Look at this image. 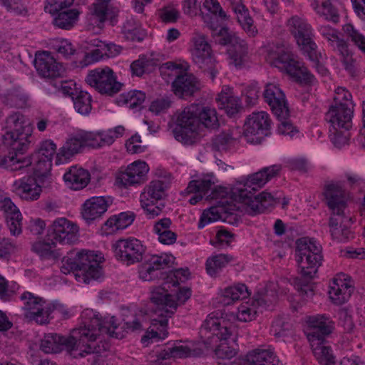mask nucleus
<instances>
[{
  "label": "nucleus",
  "mask_w": 365,
  "mask_h": 365,
  "mask_svg": "<svg viewBox=\"0 0 365 365\" xmlns=\"http://www.w3.org/2000/svg\"><path fill=\"white\" fill-rule=\"evenodd\" d=\"M79 272L76 274V279L89 284L92 279H98L102 274L100 266L101 257L93 251L82 250L75 252Z\"/></svg>",
  "instance_id": "nucleus-10"
},
{
  "label": "nucleus",
  "mask_w": 365,
  "mask_h": 365,
  "mask_svg": "<svg viewBox=\"0 0 365 365\" xmlns=\"http://www.w3.org/2000/svg\"><path fill=\"white\" fill-rule=\"evenodd\" d=\"M237 14V21L250 36H255L257 34V29L253 25V19L250 16L249 11L242 5H237L234 7Z\"/></svg>",
  "instance_id": "nucleus-40"
},
{
  "label": "nucleus",
  "mask_w": 365,
  "mask_h": 365,
  "mask_svg": "<svg viewBox=\"0 0 365 365\" xmlns=\"http://www.w3.org/2000/svg\"><path fill=\"white\" fill-rule=\"evenodd\" d=\"M148 165L144 161H135L129 165L124 172H120L116 177L115 182L118 186H128L143 183L147 180Z\"/></svg>",
  "instance_id": "nucleus-20"
},
{
  "label": "nucleus",
  "mask_w": 365,
  "mask_h": 365,
  "mask_svg": "<svg viewBox=\"0 0 365 365\" xmlns=\"http://www.w3.org/2000/svg\"><path fill=\"white\" fill-rule=\"evenodd\" d=\"M249 365H278L279 360L269 349H256L247 355Z\"/></svg>",
  "instance_id": "nucleus-36"
},
{
  "label": "nucleus",
  "mask_w": 365,
  "mask_h": 365,
  "mask_svg": "<svg viewBox=\"0 0 365 365\" xmlns=\"http://www.w3.org/2000/svg\"><path fill=\"white\" fill-rule=\"evenodd\" d=\"M56 245L46 241H37L32 245V251L44 259H58L60 254L58 251L53 250Z\"/></svg>",
  "instance_id": "nucleus-46"
},
{
  "label": "nucleus",
  "mask_w": 365,
  "mask_h": 365,
  "mask_svg": "<svg viewBox=\"0 0 365 365\" xmlns=\"http://www.w3.org/2000/svg\"><path fill=\"white\" fill-rule=\"evenodd\" d=\"M168 125L176 140L192 145L200 129L216 130L220 123L215 108L192 103L175 112Z\"/></svg>",
  "instance_id": "nucleus-1"
},
{
  "label": "nucleus",
  "mask_w": 365,
  "mask_h": 365,
  "mask_svg": "<svg viewBox=\"0 0 365 365\" xmlns=\"http://www.w3.org/2000/svg\"><path fill=\"white\" fill-rule=\"evenodd\" d=\"M86 82L101 95L108 96L118 93L123 86L117 81L115 73L109 67L91 71L86 78Z\"/></svg>",
  "instance_id": "nucleus-9"
},
{
  "label": "nucleus",
  "mask_w": 365,
  "mask_h": 365,
  "mask_svg": "<svg viewBox=\"0 0 365 365\" xmlns=\"http://www.w3.org/2000/svg\"><path fill=\"white\" fill-rule=\"evenodd\" d=\"M289 24L290 31L304 53L313 62L317 72L322 76H326L328 70L318 60L317 46L310 36V26L299 17H292L289 19Z\"/></svg>",
  "instance_id": "nucleus-8"
},
{
  "label": "nucleus",
  "mask_w": 365,
  "mask_h": 365,
  "mask_svg": "<svg viewBox=\"0 0 365 365\" xmlns=\"http://www.w3.org/2000/svg\"><path fill=\"white\" fill-rule=\"evenodd\" d=\"M352 110L346 103L341 102L339 96L334 98V104L331 105L325 114L326 120L332 128H344L349 130L352 126Z\"/></svg>",
  "instance_id": "nucleus-17"
},
{
  "label": "nucleus",
  "mask_w": 365,
  "mask_h": 365,
  "mask_svg": "<svg viewBox=\"0 0 365 365\" xmlns=\"http://www.w3.org/2000/svg\"><path fill=\"white\" fill-rule=\"evenodd\" d=\"M282 170L280 165H273L263 168L259 172L249 175L244 184V188H235L233 195L239 202L248 205L255 213H259L269 206L279 203L280 197L263 191L257 195H253L252 191L261 188L272 178L277 176Z\"/></svg>",
  "instance_id": "nucleus-3"
},
{
  "label": "nucleus",
  "mask_w": 365,
  "mask_h": 365,
  "mask_svg": "<svg viewBox=\"0 0 365 365\" xmlns=\"http://www.w3.org/2000/svg\"><path fill=\"white\" fill-rule=\"evenodd\" d=\"M340 128H330V138L333 144L336 148H341L348 143L349 134L339 130Z\"/></svg>",
  "instance_id": "nucleus-64"
},
{
  "label": "nucleus",
  "mask_w": 365,
  "mask_h": 365,
  "mask_svg": "<svg viewBox=\"0 0 365 365\" xmlns=\"http://www.w3.org/2000/svg\"><path fill=\"white\" fill-rule=\"evenodd\" d=\"M61 262L62 265L61 266V271L65 274L72 272L76 277V272L80 271L78 269V265L74 252H70L68 253L67 256L63 257Z\"/></svg>",
  "instance_id": "nucleus-56"
},
{
  "label": "nucleus",
  "mask_w": 365,
  "mask_h": 365,
  "mask_svg": "<svg viewBox=\"0 0 365 365\" xmlns=\"http://www.w3.org/2000/svg\"><path fill=\"white\" fill-rule=\"evenodd\" d=\"M314 353L321 365H336L335 356L330 346L318 345Z\"/></svg>",
  "instance_id": "nucleus-53"
},
{
  "label": "nucleus",
  "mask_w": 365,
  "mask_h": 365,
  "mask_svg": "<svg viewBox=\"0 0 365 365\" xmlns=\"http://www.w3.org/2000/svg\"><path fill=\"white\" fill-rule=\"evenodd\" d=\"M247 286L244 284H238L235 286L230 287L224 290L223 296L225 303L229 304L230 300L235 302L240 299H244L250 296Z\"/></svg>",
  "instance_id": "nucleus-47"
},
{
  "label": "nucleus",
  "mask_w": 365,
  "mask_h": 365,
  "mask_svg": "<svg viewBox=\"0 0 365 365\" xmlns=\"http://www.w3.org/2000/svg\"><path fill=\"white\" fill-rule=\"evenodd\" d=\"M190 274L188 269H177L166 272L165 281L161 286L155 287L151 292L150 300L155 304L168 306L170 309L167 310H159L160 322L165 324L167 322L166 317L173 316L176 312L179 305L183 304L188 300L192 294L190 288H180L175 295L170 294L168 289L172 287H178L180 282H183L187 279ZM154 322L158 320L154 319ZM159 322V320H158Z\"/></svg>",
  "instance_id": "nucleus-4"
},
{
  "label": "nucleus",
  "mask_w": 365,
  "mask_h": 365,
  "mask_svg": "<svg viewBox=\"0 0 365 365\" xmlns=\"http://www.w3.org/2000/svg\"><path fill=\"white\" fill-rule=\"evenodd\" d=\"M135 218L133 212H123L118 215H113L108 218L104 223V229L106 235H110L118 230H123L130 225Z\"/></svg>",
  "instance_id": "nucleus-33"
},
{
  "label": "nucleus",
  "mask_w": 365,
  "mask_h": 365,
  "mask_svg": "<svg viewBox=\"0 0 365 365\" xmlns=\"http://www.w3.org/2000/svg\"><path fill=\"white\" fill-rule=\"evenodd\" d=\"M84 138L88 143V147L93 148H99L103 146H109L115 141V137L111 134V131L107 132H85Z\"/></svg>",
  "instance_id": "nucleus-39"
},
{
  "label": "nucleus",
  "mask_w": 365,
  "mask_h": 365,
  "mask_svg": "<svg viewBox=\"0 0 365 365\" xmlns=\"http://www.w3.org/2000/svg\"><path fill=\"white\" fill-rule=\"evenodd\" d=\"M235 210V205L229 203L227 200L219 201L217 205L204 210L198 223V228L201 229L207 224L218 220L231 222L228 218L236 219V216H233Z\"/></svg>",
  "instance_id": "nucleus-21"
},
{
  "label": "nucleus",
  "mask_w": 365,
  "mask_h": 365,
  "mask_svg": "<svg viewBox=\"0 0 365 365\" xmlns=\"http://www.w3.org/2000/svg\"><path fill=\"white\" fill-rule=\"evenodd\" d=\"M169 187V182L165 180H153L141 193L140 197L151 200L159 201L166 197V190Z\"/></svg>",
  "instance_id": "nucleus-37"
},
{
  "label": "nucleus",
  "mask_w": 365,
  "mask_h": 365,
  "mask_svg": "<svg viewBox=\"0 0 365 365\" xmlns=\"http://www.w3.org/2000/svg\"><path fill=\"white\" fill-rule=\"evenodd\" d=\"M21 299L24 300V309L25 317L29 321H35L39 324L49 322V316L52 313L51 306L45 304L46 302L41 297H34L31 292H26L21 295Z\"/></svg>",
  "instance_id": "nucleus-15"
},
{
  "label": "nucleus",
  "mask_w": 365,
  "mask_h": 365,
  "mask_svg": "<svg viewBox=\"0 0 365 365\" xmlns=\"http://www.w3.org/2000/svg\"><path fill=\"white\" fill-rule=\"evenodd\" d=\"M343 31L348 38L365 54V36L361 34L351 24H346L343 26Z\"/></svg>",
  "instance_id": "nucleus-52"
},
{
  "label": "nucleus",
  "mask_w": 365,
  "mask_h": 365,
  "mask_svg": "<svg viewBox=\"0 0 365 365\" xmlns=\"http://www.w3.org/2000/svg\"><path fill=\"white\" fill-rule=\"evenodd\" d=\"M102 323L105 322H108L107 326L108 327L110 331L106 332L101 331V334H106L110 336L122 339L125 336V332L141 331L143 330V326L138 319H135L132 322H125L121 327H119L120 324L117 322V319L115 317H111L109 319H101L97 317Z\"/></svg>",
  "instance_id": "nucleus-29"
},
{
  "label": "nucleus",
  "mask_w": 365,
  "mask_h": 365,
  "mask_svg": "<svg viewBox=\"0 0 365 365\" xmlns=\"http://www.w3.org/2000/svg\"><path fill=\"white\" fill-rule=\"evenodd\" d=\"M170 262L168 255H153L138 267L139 277L143 281H153L163 279L165 281L166 272H163Z\"/></svg>",
  "instance_id": "nucleus-18"
},
{
  "label": "nucleus",
  "mask_w": 365,
  "mask_h": 365,
  "mask_svg": "<svg viewBox=\"0 0 365 365\" xmlns=\"http://www.w3.org/2000/svg\"><path fill=\"white\" fill-rule=\"evenodd\" d=\"M322 250V246L313 238L302 237L296 241L297 262L301 269L303 279L296 282L295 287L303 296L312 297L314 294L309 282L314 277L319 267L322 265L323 260Z\"/></svg>",
  "instance_id": "nucleus-5"
},
{
  "label": "nucleus",
  "mask_w": 365,
  "mask_h": 365,
  "mask_svg": "<svg viewBox=\"0 0 365 365\" xmlns=\"http://www.w3.org/2000/svg\"><path fill=\"white\" fill-rule=\"evenodd\" d=\"M145 100V93L138 90L130 91L119 96L117 99L118 105H126L130 108L140 107Z\"/></svg>",
  "instance_id": "nucleus-42"
},
{
  "label": "nucleus",
  "mask_w": 365,
  "mask_h": 365,
  "mask_svg": "<svg viewBox=\"0 0 365 365\" xmlns=\"http://www.w3.org/2000/svg\"><path fill=\"white\" fill-rule=\"evenodd\" d=\"M108 203L104 197H92L83 205L81 215L87 223L100 218L108 210Z\"/></svg>",
  "instance_id": "nucleus-28"
},
{
  "label": "nucleus",
  "mask_w": 365,
  "mask_h": 365,
  "mask_svg": "<svg viewBox=\"0 0 365 365\" xmlns=\"http://www.w3.org/2000/svg\"><path fill=\"white\" fill-rule=\"evenodd\" d=\"M76 111L83 115H88L91 110V96L88 93L83 91H78L72 98Z\"/></svg>",
  "instance_id": "nucleus-45"
},
{
  "label": "nucleus",
  "mask_w": 365,
  "mask_h": 365,
  "mask_svg": "<svg viewBox=\"0 0 365 365\" xmlns=\"http://www.w3.org/2000/svg\"><path fill=\"white\" fill-rule=\"evenodd\" d=\"M213 185V182L211 180H191L185 192L187 194L190 193H198L195 194L193 197H192L189 202L191 205H195L198 202H200L203 196L207 195V199H217L219 197H223L225 196V192L223 190L222 187L219 189L215 187L212 190V192L210 195L208 192L211 190V187Z\"/></svg>",
  "instance_id": "nucleus-22"
},
{
  "label": "nucleus",
  "mask_w": 365,
  "mask_h": 365,
  "mask_svg": "<svg viewBox=\"0 0 365 365\" xmlns=\"http://www.w3.org/2000/svg\"><path fill=\"white\" fill-rule=\"evenodd\" d=\"M171 103L172 101L168 97L157 98L150 103L149 110L159 114L167 110L171 106Z\"/></svg>",
  "instance_id": "nucleus-61"
},
{
  "label": "nucleus",
  "mask_w": 365,
  "mask_h": 365,
  "mask_svg": "<svg viewBox=\"0 0 365 365\" xmlns=\"http://www.w3.org/2000/svg\"><path fill=\"white\" fill-rule=\"evenodd\" d=\"M14 185L17 194L23 200H36L41 192V187L35 183V180L31 175L16 180Z\"/></svg>",
  "instance_id": "nucleus-30"
},
{
  "label": "nucleus",
  "mask_w": 365,
  "mask_h": 365,
  "mask_svg": "<svg viewBox=\"0 0 365 365\" xmlns=\"http://www.w3.org/2000/svg\"><path fill=\"white\" fill-rule=\"evenodd\" d=\"M141 207L146 212V214L150 218H154L159 215L163 209L165 207V203L160 202L158 205L155 200H151L146 197V199L140 200Z\"/></svg>",
  "instance_id": "nucleus-55"
},
{
  "label": "nucleus",
  "mask_w": 365,
  "mask_h": 365,
  "mask_svg": "<svg viewBox=\"0 0 365 365\" xmlns=\"http://www.w3.org/2000/svg\"><path fill=\"white\" fill-rule=\"evenodd\" d=\"M34 63L37 72L43 78H57L64 71L63 66L46 51L36 54Z\"/></svg>",
  "instance_id": "nucleus-25"
},
{
  "label": "nucleus",
  "mask_w": 365,
  "mask_h": 365,
  "mask_svg": "<svg viewBox=\"0 0 365 365\" xmlns=\"http://www.w3.org/2000/svg\"><path fill=\"white\" fill-rule=\"evenodd\" d=\"M199 80L192 73L182 72L176 76L172 83V91L180 98L185 99L192 96L200 90Z\"/></svg>",
  "instance_id": "nucleus-23"
},
{
  "label": "nucleus",
  "mask_w": 365,
  "mask_h": 365,
  "mask_svg": "<svg viewBox=\"0 0 365 365\" xmlns=\"http://www.w3.org/2000/svg\"><path fill=\"white\" fill-rule=\"evenodd\" d=\"M110 0H96L93 4V14L95 15L101 22L106 20L108 16V4Z\"/></svg>",
  "instance_id": "nucleus-58"
},
{
  "label": "nucleus",
  "mask_w": 365,
  "mask_h": 365,
  "mask_svg": "<svg viewBox=\"0 0 365 365\" xmlns=\"http://www.w3.org/2000/svg\"><path fill=\"white\" fill-rule=\"evenodd\" d=\"M74 0H46L45 10L51 14H55L63 9L70 7Z\"/></svg>",
  "instance_id": "nucleus-57"
},
{
  "label": "nucleus",
  "mask_w": 365,
  "mask_h": 365,
  "mask_svg": "<svg viewBox=\"0 0 365 365\" xmlns=\"http://www.w3.org/2000/svg\"><path fill=\"white\" fill-rule=\"evenodd\" d=\"M79 12L76 9H68L58 12L53 19V24L59 29L69 30L78 19Z\"/></svg>",
  "instance_id": "nucleus-43"
},
{
  "label": "nucleus",
  "mask_w": 365,
  "mask_h": 365,
  "mask_svg": "<svg viewBox=\"0 0 365 365\" xmlns=\"http://www.w3.org/2000/svg\"><path fill=\"white\" fill-rule=\"evenodd\" d=\"M56 150V144L51 140H46L41 143L37 153L34 155L43 157V158H49V160H52Z\"/></svg>",
  "instance_id": "nucleus-60"
},
{
  "label": "nucleus",
  "mask_w": 365,
  "mask_h": 365,
  "mask_svg": "<svg viewBox=\"0 0 365 365\" xmlns=\"http://www.w3.org/2000/svg\"><path fill=\"white\" fill-rule=\"evenodd\" d=\"M215 42L222 46H228L227 53L232 61L231 63L236 67L241 66L246 61L247 44L234 34L229 32L227 28H220Z\"/></svg>",
  "instance_id": "nucleus-12"
},
{
  "label": "nucleus",
  "mask_w": 365,
  "mask_h": 365,
  "mask_svg": "<svg viewBox=\"0 0 365 365\" xmlns=\"http://www.w3.org/2000/svg\"><path fill=\"white\" fill-rule=\"evenodd\" d=\"M4 129V144L11 147L16 154H24L29 148L32 133L25 116L19 112L10 115L6 120Z\"/></svg>",
  "instance_id": "nucleus-6"
},
{
  "label": "nucleus",
  "mask_w": 365,
  "mask_h": 365,
  "mask_svg": "<svg viewBox=\"0 0 365 365\" xmlns=\"http://www.w3.org/2000/svg\"><path fill=\"white\" fill-rule=\"evenodd\" d=\"M292 325L289 319L284 316H279L272 322L271 332L277 337H283L292 329Z\"/></svg>",
  "instance_id": "nucleus-51"
},
{
  "label": "nucleus",
  "mask_w": 365,
  "mask_h": 365,
  "mask_svg": "<svg viewBox=\"0 0 365 365\" xmlns=\"http://www.w3.org/2000/svg\"><path fill=\"white\" fill-rule=\"evenodd\" d=\"M114 255L127 265L139 262L143 259L145 247L135 238L120 239L113 245Z\"/></svg>",
  "instance_id": "nucleus-14"
},
{
  "label": "nucleus",
  "mask_w": 365,
  "mask_h": 365,
  "mask_svg": "<svg viewBox=\"0 0 365 365\" xmlns=\"http://www.w3.org/2000/svg\"><path fill=\"white\" fill-rule=\"evenodd\" d=\"M262 96L277 118H284L289 116L285 95L278 86L274 83L266 84Z\"/></svg>",
  "instance_id": "nucleus-19"
},
{
  "label": "nucleus",
  "mask_w": 365,
  "mask_h": 365,
  "mask_svg": "<svg viewBox=\"0 0 365 365\" xmlns=\"http://www.w3.org/2000/svg\"><path fill=\"white\" fill-rule=\"evenodd\" d=\"M222 90L217 96L216 102L220 109L225 110L227 115L233 117L243 110L239 98L232 95L230 88Z\"/></svg>",
  "instance_id": "nucleus-31"
},
{
  "label": "nucleus",
  "mask_w": 365,
  "mask_h": 365,
  "mask_svg": "<svg viewBox=\"0 0 365 365\" xmlns=\"http://www.w3.org/2000/svg\"><path fill=\"white\" fill-rule=\"evenodd\" d=\"M324 195L327 205L333 215L344 216L346 207L344 192L339 184L331 183L324 187Z\"/></svg>",
  "instance_id": "nucleus-27"
},
{
  "label": "nucleus",
  "mask_w": 365,
  "mask_h": 365,
  "mask_svg": "<svg viewBox=\"0 0 365 365\" xmlns=\"http://www.w3.org/2000/svg\"><path fill=\"white\" fill-rule=\"evenodd\" d=\"M194 48L192 52L194 63L204 72H207L212 80L216 76V61L212 55L210 46L205 36H197L193 38Z\"/></svg>",
  "instance_id": "nucleus-13"
},
{
  "label": "nucleus",
  "mask_w": 365,
  "mask_h": 365,
  "mask_svg": "<svg viewBox=\"0 0 365 365\" xmlns=\"http://www.w3.org/2000/svg\"><path fill=\"white\" fill-rule=\"evenodd\" d=\"M307 324L310 331L307 337L310 341H324L326 336L329 335L334 330V323L324 314L309 317Z\"/></svg>",
  "instance_id": "nucleus-24"
},
{
  "label": "nucleus",
  "mask_w": 365,
  "mask_h": 365,
  "mask_svg": "<svg viewBox=\"0 0 365 365\" xmlns=\"http://www.w3.org/2000/svg\"><path fill=\"white\" fill-rule=\"evenodd\" d=\"M26 158L31 159V164L33 163V161L35 160L36 163L33 170L36 175H43L51 168L52 160H49V158H43V157L34 154Z\"/></svg>",
  "instance_id": "nucleus-54"
},
{
  "label": "nucleus",
  "mask_w": 365,
  "mask_h": 365,
  "mask_svg": "<svg viewBox=\"0 0 365 365\" xmlns=\"http://www.w3.org/2000/svg\"><path fill=\"white\" fill-rule=\"evenodd\" d=\"M107 323H102L96 317L92 318L88 324L73 329L67 337L56 333L46 334L41 339L40 348L46 354L59 353L64 349L71 351L83 347H85L83 351L94 353L96 348L91 343L97 339L101 331H110Z\"/></svg>",
  "instance_id": "nucleus-2"
},
{
  "label": "nucleus",
  "mask_w": 365,
  "mask_h": 365,
  "mask_svg": "<svg viewBox=\"0 0 365 365\" xmlns=\"http://www.w3.org/2000/svg\"><path fill=\"white\" fill-rule=\"evenodd\" d=\"M78 226L66 218L56 220L48 228L47 236L53 245H71L78 240Z\"/></svg>",
  "instance_id": "nucleus-16"
},
{
  "label": "nucleus",
  "mask_w": 365,
  "mask_h": 365,
  "mask_svg": "<svg viewBox=\"0 0 365 365\" xmlns=\"http://www.w3.org/2000/svg\"><path fill=\"white\" fill-rule=\"evenodd\" d=\"M271 120L266 112H255L249 115L245 123L244 134L247 142L260 144L269 133Z\"/></svg>",
  "instance_id": "nucleus-11"
},
{
  "label": "nucleus",
  "mask_w": 365,
  "mask_h": 365,
  "mask_svg": "<svg viewBox=\"0 0 365 365\" xmlns=\"http://www.w3.org/2000/svg\"><path fill=\"white\" fill-rule=\"evenodd\" d=\"M272 64L282 71H284L297 82L304 84L311 83L314 76L309 71L304 63L297 59L293 53L284 46L277 47L271 53Z\"/></svg>",
  "instance_id": "nucleus-7"
},
{
  "label": "nucleus",
  "mask_w": 365,
  "mask_h": 365,
  "mask_svg": "<svg viewBox=\"0 0 365 365\" xmlns=\"http://www.w3.org/2000/svg\"><path fill=\"white\" fill-rule=\"evenodd\" d=\"M257 311L255 307H251L247 304H242L238 308L237 319L242 322H250L255 319Z\"/></svg>",
  "instance_id": "nucleus-63"
},
{
  "label": "nucleus",
  "mask_w": 365,
  "mask_h": 365,
  "mask_svg": "<svg viewBox=\"0 0 365 365\" xmlns=\"http://www.w3.org/2000/svg\"><path fill=\"white\" fill-rule=\"evenodd\" d=\"M235 138L230 130L216 135L212 140V148L216 151H226L234 143Z\"/></svg>",
  "instance_id": "nucleus-49"
},
{
  "label": "nucleus",
  "mask_w": 365,
  "mask_h": 365,
  "mask_svg": "<svg viewBox=\"0 0 365 365\" xmlns=\"http://www.w3.org/2000/svg\"><path fill=\"white\" fill-rule=\"evenodd\" d=\"M233 257L229 255L220 254L210 257L206 261V270L208 274L212 277L216 276L229 262H232Z\"/></svg>",
  "instance_id": "nucleus-44"
},
{
  "label": "nucleus",
  "mask_w": 365,
  "mask_h": 365,
  "mask_svg": "<svg viewBox=\"0 0 365 365\" xmlns=\"http://www.w3.org/2000/svg\"><path fill=\"white\" fill-rule=\"evenodd\" d=\"M7 227L12 236H19L22 232V215L19 208L14 205L11 211L5 212Z\"/></svg>",
  "instance_id": "nucleus-41"
},
{
  "label": "nucleus",
  "mask_w": 365,
  "mask_h": 365,
  "mask_svg": "<svg viewBox=\"0 0 365 365\" xmlns=\"http://www.w3.org/2000/svg\"><path fill=\"white\" fill-rule=\"evenodd\" d=\"M86 131H81L76 135L68 138L59 149L56 156V164L67 162L73 155L78 153L83 146H88V141L84 138Z\"/></svg>",
  "instance_id": "nucleus-26"
},
{
  "label": "nucleus",
  "mask_w": 365,
  "mask_h": 365,
  "mask_svg": "<svg viewBox=\"0 0 365 365\" xmlns=\"http://www.w3.org/2000/svg\"><path fill=\"white\" fill-rule=\"evenodd\" d=\"M14 155L6 156L0 153V168H4L10 171H21V173H29V167L31 165V159L21 158L14 152Z\"/></svg>",
  "instance_id": "nucleus-35"
},
{
  "label": "nucleus",
  "mask_w": 365,
  "mask_h": 365,
  "mask_svg": "<svg viewBox=\"0 0 365 365\" xmlns=\"http://www.w3.org/2000/svg\"><path fill=\"white\" fill-rule=\"evenodd\" d=\"M157 306L155 312H154V317L151 319V325L154 327H156L157 330L152 329L151 331H147V334L144 335L142 337V342L145 343L148 339H165L168 334V331L167 330L168 327V322L164 325L160 322H154V319L159 320L160 319V314H158L159 310H167L170 309L168 306L160 305V304H155ZM173 316L170 317H166L167 322H168V319L171 318ZM161 318V316H160Z\"/></svg>",
  "instance_id": "nucleus-34"
},
{
  "label": "nucleus",
  "mask_w": 365,
  "mask_h": 365,
  "mask_svg": "<svg viewBox=\"0 0 365 365\" xmlns=\"http://www.w3.org/2000/svg\"><path fill=\"white\" fill-rule=\"evenodd\" d=\"M204 0H184L182 3V9L186 15L191 17L195 16L200 12L201 15V4H203Z\"/></svg>",
  "instance_id": "nucleus-59"
},
{
  "label": "nucleus",
  "mask_w": 365,
  "mask_h": 365,
  "mask_svg": "<svg viewBox=\"0 0 365 365\" xmlns=\"http://www.w3.org/2000/svg\"><path fill=\"white\" fill-rule=\"evenodd\" d=\"M336 279H333V286L330 287L329 291V297L331 301L337 304L341 305L345 303L351 296L350 286L346 283Z\"/></svg>",
  "instance_id": "nucleus-38"
},
{
  "label": "nucleus",
  "mask_w": 365,
  "mask_h": 365,
  "mask_svg": "<svg viewBox=\"0 0 365 365\" xmlns=\"http://www.w3.org/2000/svg\"><path fill=\"white\" fill-rule=\"evenodd\" d=\"M319 32L334 50L346 41L341 37V34L338 30L329 26H322Z\"/></svg>",
  "instance_id": "nucleus-50"
},
{
  "label": "nucleus",
  "mask_w": 365,
  "mask_h": 365,
  "mask_svg": "<svg viewBox=\"0 0 365 365\" xmlns=\"http://www.w3.org/2000/svg\"><path fill=\"white\" fill-rule=\"evenodd\" d=\"M63 179L75 190L85 187L90 181L89 173L77 166H72L64 174Z\"/></svg>",
  "instance_id": "nucleus-32"
},
{
  "label": "nucleus",
  "mask_w": 365,
  "mask_h": 365,
  "mask_svg": "<svg viewBox=\"0 0 365 365\" xmlns=\"http://www.w3.org/2000/svg\"><path fill=\"white\" fill-rule=\"evenodd\" d=\"M314 9L317 14L324 16L326 19H329L334 22L338 21L339 15L330 0H315Z\"/></svg>",
  "instance_id": "nucleus-48"
},
{
  "label": "nucleus",
  "mask_w": 365,
  "mask_h": 365,
  "mask_svg": "<svg viewBox=\"0 0 365 365\" xmlns=\"http://www.w3.org/2000/svg\"><path fill=\"white\" fill-rule=\"evenodd\" d=\"M339 324L344 329V331L347 333L352 332L355 326L347 309H341L339 312Z\"/></svg>",
  "instance_id": "nucleus-62"
}]
</instances>
